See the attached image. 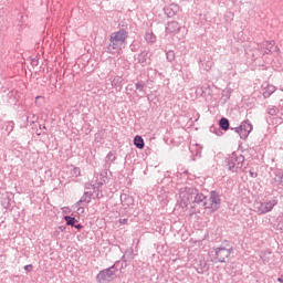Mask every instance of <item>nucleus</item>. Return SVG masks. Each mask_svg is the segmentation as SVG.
<instances>
[{"label":"nucleus","instance_id":"f257e3e1","mask_svg":"<svg viewBox=\"0 0 283 283\" xmlns=\"http://www.w3.org/2000/svg\"><path fill=\"white\" fill-rule=\"evenodd\" d=\"M129 38V32L125 29H119L111 33L108 39V44L106 46L107 54H120L125 45H127V39Z\"/></svg>","mask_w":283,"mask_h":283},{"label":"nucleus","instance_id":"f03ea898","mask_svg":"<svg viewBox=\"0 0 283 283\" xmlns=\"http://www.w3.org/2000/svg\"><path fill=\"white\" fill-rule=\"evenodd\" d=\"M179 196L184 205H200L205 200V193L198 191L193 186H185L179 189Z\"/></svg>","mask_w":283,"mask_h":283},{"label":"nucleus","instance_id":"7ed1b4c3","mask_svg":"<svg viewBox=\"0 0 283 283\" xmlns=\"http://www.w3.org/2000/svg\"><path fill=\"white\" fill-rule=\"evenodd\" d=\"M214 254H212L213 264H227V259L233 255V248L227 240L221 242L220 247L212 248Z\"/></svg>","mask_w":283,"mask_h":283},{"label":"nucleus","instance_id":"20e7f679","mask_svg":"<svg viewBox=\"0 0 283 283\" xmlns=\"http://www.w3.org/2000/svg\"><path fill=\"white\" fill-rule=\"evenodd\" d=\"M199 205L200 207L209 209L210 211H218V209H220V205H222L220 192L212 190L210 191L209 198L203 195V200Z\"/></svg>","mask_w":283,"mask_h":283},{"label":"nucleus","instance_id":"39448f33","mask_svg":"<svg viewBox=\"0 0 283 283\" xmlns=\"http://www.w3.org/2000/svg\"><path fill=\"white\" fill-rule=\"evenodd\" d=\"M226 164L229 171H231L232 174H240L244 165V157L241 154L238 155V153H232L226 159Z\"/></svg>","mask_w":283,"mask_h":283},{"label":"nucleus","instance_id":"423d86ee","mask_svg":"<svg viewBox=\"0 0 283 283\" xmlns=\"http://www.w3.org/2000/svg\"><path fill=\"white\" fill-rule=\"evenodd\" d=\"M118 269H123V266H120V261H116L112 266L99 271L96 275V281L98 283L112 282L114 275L118 273Z\"/></svg>","mask_w":283,"mask_h":283},{"label":"nucleus","instance_id":"0eeeda50","mask_svg":"<svg viewBox=\"0 0 283 283\" xmlns=\"http://www.w3.org/2000/svg\"><path fill=\"white\" fill-rule=\"evenodd\" d=\"M275 207H277V198L274 197L269 201L260 202L259 207H256V211L259 216H264L271 213Z\"/></svg>","mask_w":283,"mask_h":283},{"label":"nucleus","instance_id":"6e6552de","mask_svg":"<svg viewBox=\"0 0 283 283\" xmlns=\"http://www.w3.org/2000/svg\"><path fill=\"white\" fill-rule=\"evenodd\" d=\"M241 139L247 140L249 138V134L253 132V124L249 119L243 120L241 124Z\"/></svg>","mask_w":283,"mask_h":283},{"label":"nucleus","instance_id":"1a4fd4ad","mask_svg":"<svg viewBox=\"0 0 283 283\" xmlns=\"http://www.w3.org/2000/svg\"><path fill=\"white\" fill-rule=\"evenodd\" d=\"M137 63L140 65H151V54L149 50H143L137 54Z\"/></svg>","mask_w":283,"mask_h":283},{"label":"nucleus","instance_id":"9d476101","mask_svg":"<svg viewBox=\"0 0 283 283\" xmlns=\"http://www.w3.org/2000/svg\"><path fill=\"white\" fill-rule=\"evenodd\" d=\"M178 10H180V7H178L176 3H172L164 8V14L167 17V19H174L176 14H178Z\"/></svg>","mask_w":283,"mask_h":283},{"label":"nucleus","instance_id":"9b49d317","mask_svg":"<svg viewBox=\"0 0 283 283\" xmlns=\"http://www.w3.org/2000/svg\"><path fill=\"white\" fill-rule=\"evenodd\" d=\"M167 34H178L180 32V24L178 21H170L166 25Z\"/></svg>","mask_w":283,"mask_h":283},{"label":"nucleus","instance_id":"f8f14e48","mask_svg":"<svg viewBox=\"0 0 283 283\" xmlns=\"http://www.w3.org/2000/svg\"><path fill=\"white\" fill-rule=\"evenodd\" d=\"M274 174V182L277 185V187H283V169L276 168L273 171Z\"/></svg>","mask_w":283,"mask_h":283},{"label":"nucleus","instance_id":"ddd939ff","mask_svg":"<svg viewBox=\"0 0 283 283\" xmlns=\"http://www.w3.org/2000/svg\"><path fill=\"white\" fill-rule=\"evenodd\" d=\"M120 202L124 207H132V205H134V197H132L127 193H122Z\"/></svg>","mask_w":283,"mask_h":283},{"label":"nucleus","instance_id":"4468645a","mask_svg":"<svg viewBox=\"0 0 283 283\" xmlns=\"http://www.w3.org/2000/svg\"><path fill=\"white\" fill-rule=\"evenodd\" d=\"M219 127L223 132H229V129H231V123L229 122V119L227 117H221L219 119Z\"/></svg>","mask_w":283,"mask_h":283},{"label":"nucleus","instance_id":"2eb2a0df","mask_svg":"<svg viewBox=\"0 0 283 283\" xmlns=\"http://www.w3.org/2000/svg\"><path fill=\"white\" fill-rule=\"evenodd\" d=\"M134 145L137 149H145V139H143V136L136 135L134 137Z\"/></svg>","mask_w":283,"mask_h":283},{"label":"nucleus","instance_id":"dca6fc26","mask_svg":"<svg viewBox=\"0 0 283 283\" xmlns=\"http://www.w3.org/2000/svg\"><path fill=\"white\" fill-rule=\"evenodd\" d=\"M112 87H115L117 92H120V90H123V77H114L112 81Z\"/></svg>","mask_w":283,"mask_h":283},{"label":"nucleus","instance_id":"f3484780","mask_svg":"<svg viewBox=\"0 0 283 283\" xmlns=\"http://www.w3.org/2000/svg\"><path fill=\"white\" fill-rule=\"evenodd\" d=\"M115 160H116V154L109 151L105 158L106 167H112V163H114Z\"/></svg>","mask_w":283,"mask_h":283},{"label":"nucleus","instance_id":"a211bd4d","mask_svg":"<svg viewBox=\"0 0 283 283\" xmlns=\"http://www.w3.org/2000/svg\"><path fill=\"white\" fill-rule=\"evenodd\" d=\"M64 220L66 222V227H74V224L78 223V220L72 216H64Z\"/></svg>","mask_w":283,"mask_h":283},{"label":"nucleus","instance_id":"6ab92c4d","mask_svg":"<svg viewBox=\"0 0 283 283\" xmlns=\"http://www.w3.org/2000/svg\"><path fill=\"white\" fill-rule=\"evenodd\" d=\"M275 93V86L274 85H268V87L263 91V97L269 98L271 94Z\"/></svg>","mask_w":283,"mask_h":283},{"label":"nucleus","instance_id":"aec40b11","mask_svg":"<svg viewBox=\"0 0 283 283\" xmlns=\"http://www.w3.org/2000/svg\"><path fill=\"white\" fill-rule=\"evenodd\" d=\"M87 193H90V191L84 192V195L80 199V202L86 205H90V202H92V196H94V193H90V196H87Z\"/></svg>","mask_w":283,"mask_h":283},{"label":"nucleus","instance_id":"412c9836","mask_svg":"<svg viewBox=\"0 0 283 283\" xmlns=\"http://www.w3.org/2000/svg\"><path fill=\"white\" fill-rule=\"evenodd\" d=\"M10 202H12V198L10 196L6 195L1 199V205L3 209H10Z\"/></svg>","mask_w":283,"mask_h":283},{"label":"nucleus","instance_id":"4be33fe9","mask_svg":"<svg viewBox=\"0 0 283 283\" xmlns=\"http://www.w3.org/2000/svg\"><path fill=\"white\" fill-rule=\"evenodd\" d=\"M134 260V251L129 250L126 251L125 254L122 256V262H132Z\"/></svg>","mask_w":283,"mask_h":283},{"label":"nucleus","instance_id":"5701e85b","mask_svg":"<svg viewBox=\"0 0 283 283\" xmlns=\"http://www.w3.org/2000/svg\"><path fill=\"white\" fill-rule=\"evenodd\" d=\"M275 45V41L266 42L265 44V51L263 54H273V48Z\"/></svg>","mask_w":283,"mask_h":283},{"label":"nucleus","instance_id":"b1692460","mask_svg":"<svg viewBox=\"0 0 283 283\" xmlns=\"http://www.w3.org/2000/svg\"><path fill=\"white\" fill-rule=\"evenodd\" d=\"M145 41H147L148 43H156V34H154L153 32H146Z\"/></svg>","mask_w":283,"mask_h":283},{"label":"nucleus","instance_id":"393cba45","mask_svg":"<svg viewBox=\"0 0 283 283\" xmlns=\"http://www.w3.org/2000/svg\"><path fill=\"white\" fill-rule=\"evenodd\" d=\"M145 87H147V84H145L143 81L135 83V88L137 92H145Z\"/></svg>","mask_w":283,"mask_h":283},{"label":"nucleus","instance_id":"a878e982","mask_svg":"<svg viewBox=\"0 0 283 283\" xmlns=\"http://www.w3.org/2000/svg\"><path fill=\"white\" fill-rule=\"evenodd\" d=\"M166 59L167 61H169V63H171L172 61L176 60V53L174 51H168L166 53Z\"/></svg>","mask_w":283,"mask_h":283},{"label":"nucleus","instance_id":"bb28decb","mask_svg":"<svg viewBox=\"0 0 283 283\" xmlns=\"http://www.w3.org/2000/svg\"><path fill=\"white\" fill-rule=\"evenodd\" d=\"M129 50L132 52H138V50H140V44L136 41H134L130 45H129Z\"/></svg>","mask_w":283,"mask_h":283},{"label":"nucleus","instance_id":"cd10ccee","mask_svg":"<svg viewBox=\"0 0 283 283\" xmlns=\"http://www.w3.org/2000/svg\"><path fill=\"white\" fill-rule=\"evenodd\" d=\"M221 129L222 128H220V126H219V128L217 126H211L210 127V132H212V134H216V136H222V130Z\"/></svg>","mask_w":283,"mask_h":283},{"label":"nucleus","instance_id":"c85d7f7f","mask_svg":"<svg viewBox=\"0 0 283 283\" xmlns=\"http://www.w3.org/2000/svg\"><path fill=\"white\" fill-rule=\"evenodd\" d=\"M14 130V122H8L6 125V132H8V134H11V132Z\"/></svg>","mask_w":283,"mask_h":283},{"label":"nucleus","instance_id":"c756f323","mask_svg":"<svg viewBox=\"0 0 283 283\" xmlns=\"http://www.w3.org/2000/svg\"><path fill=\"white\" fill-rule=\"evenodd\" d=\"M277 112H279V108L275 107V106H272V107L268 108L269 116H275L277 114Z\"/></svg>","mask_w":283,"mask_h":283},{"label":"nucleus","instance_id":"7c9ffc66","mask_svg":"<svg viewBox=\"0 0 283 283\" xmlns=\"http://www.w3.org/2000/svg\"><path fill=\"white\" fill-rule=\"evenodd\" d=\"M232 132H235V134H239L240 138H242V127L239 125L238 127H231Z\"/></svg>","mask_w":283,"mask_h":283},{"label":"nucleus","instance_id":"2f4dec72","mask_svg":"<svg viewBox=\"0 0 283 283\" xmlns=\"http://www.w3.org/2000/svg\"><path fill=\"white\" fill-rule=\"evenodd\" d=\"M71 174L72 176H75V178H78V176H81V168L78 167L73 168Z\"/></svg>","mask_w":283,"mask_h":283},{"label":"nucleus","instance_id":"473e14b6","mask_svg":"<svg viewBox=\"0 0 283 283\" xmlns=\"http://www.w3.org/2000/svg\"><path fill=\"white\" fill-rule=\"evenodd\" d=\"M32 269H34L32 264H28L24 266V271H27V273H31Z\"/></svg>","mask_w":283,"mask_h":283},{"label":"nucleus","instance_id":"72a5a7b5","mask_svg":"<svg viewBox=\"0 0 283 283\" xmlns=\"http://www.w3.org/2000/svg\"><path fill=\"white\" fill-rule=\"evenodd\" d=\"M73 229H76L77 231H81V229H83V224H81V223H75V224L73 226Z\"/></svg>","mask_w":283,"mask_h":283},{"label":"nucleus","instance_id":"f704fd0d","mask_svg":"<svg viewBox=\"0 0 283 283\" xmlns=\"http://www.w3.org/2000/svg\"><path fill=\"white\" fill-rule=\"evenodd\" d=\"M107 182V177L103 178V181L97 182L98 187H103Z\"/></svg>","mask_w":283,"mask_h":283},{"label":"nucleus","instance_id":"c9c22d12","mask_svg":"<svg viewBox=\"0 0 283 283\" xmlns=\"http://www.w3.org/2000/svg\"><path fill=\"white\" fill-rule=\"evenodd\" d=\"M249 174H250L251 178H258V172L250 170Z\"/></svg>","mask_w":283,"mask_h":283},{"label":"nucleus","instance_id":"e433bc0d","mask_svg":"<svg viewBox=\"0 0 283 283\" xmlns=\"http://www.w3.org/2000/svg\"><path fill=\"white\" fill-rule=\"evenodd\" d=\"M273 52L279 53V52H280V46H273V49H272V53H273Z\"/></svg>","mask_w":283,"mask_h":283},{"label":"nucleus","instance_id":"4c0bfd02","mask_svg":"<svg viewBox=\"0 0 283 283\" xmlns=\"http://www.w3.org/2000/svg\"><path fill=\"white\" fill-rule=\"evenodd\" d=\"M229 98H231V93H229V91L226 92V101H229Z\"/></svg>","mask_w":283,"mask_h":283},{"label":"nucleus","instance_id":"58836bf2","mask_svg":"<svg viewBox=\"0 0 283 283\" xmlns=\"http://www.w3.org/2000/svg\"><path fill=\"white\" fill-rule=\"evenodd\" d=\"M96 198H98V200H101V198H103V192L98 191V192L96 193Z\"/></svg>","mask_w":283,"mask_h":283},{"label":"nucleus","instance_id":"ea45409f","mask_svg":"<svg viewBox=\"0 0 283 283\" xmlns=\"http://www.w3.org/2000/svg\"><path fill=\"white\" fill-rule=\"evenodd\" d=\"M84 211H85V208L83 207L77 208V213H83Z\"/></svg>","mask_w":283,"mask_h":283},{"label":"nucleus","instance_id":"a19ab883","mask_svg":"<svg viewBox=\"0 0 283 283\" xmlns=\"http://www.w3.org/2000/svg\"><path fill=\"white\" fill-rule=\"evenodd\" d=\"M119 224H127V219H119Z\"/></svg>","mask_w":283,"mask_h":283},{"label":"nucleus","instance_id":"79ce46f5","mask_svg":"<svg viewBox=\"0 0 283 283\" xmlns=\"http://www.w3.org/2000/svg\"><path fill=\"white\" fill-rule=\"evenodd\" d=\"M81 205H83V202H81V200H78V201L75 203V207H81Z\"/></svg>","mask_w":283,"mask_h":283},{"label":"nucleus","instance_id":"37998d69","mask_svg":"<svg viewBox=\"0 0 283 283\" xmlns=\"http://www.w3.org/2000/svg\"><path fill=\"white\" fill-rule=\"evenodd\" d=\"M59 229L60 231H65V226H60Z\"/></svg>","mask_w":283,"mask_h":283},{"label":"nucleus","instance_id":"c03bdc74","mask_svg":"<svg viewBox=\"0 0 283 283\" xmlns=\"http://www.w3.org/2000/svg\"><path fill=\"white\" fill-rule=\"evenodd\" d=\"M266 123H269V125H271V117H266Z\"/></svg>","mask_w":283,"mask_h":283},{"label":"nucleus","instance_id":"a18cd8bd","mask_svg":"<svg viewBox=\"0 0 283 283\" xmlns=\"http://www.w3.org/2000/svg\"><path fill=\"white\" fill-rule=\"evenodd\" d=\"M40 127V129H48V127L46 126H39Z\"/></svg>","mask_w":283,"mask_h":283},{"label":"nucleus","instance_id":"49530a36","mask_svg":"<svg viewBox=\"0 0 283 283\" xmlns=\"http://www.w3.org/2000/svg\"><path fill=\"white\" fill-rule=\"evenodd\" d=\"M277 282L283 283V279L282 277H277Z\"/></svg>","mask_w":283,"mask_h":283},{"label":"nucleus","instance_id":"de8ad7c7","mask_svg":"<svg viewBox=\"0 0 283 283\" xmlns=\"http://www.w3.org/2000/svg\"><path fill=\"white\" fill-rule=\"evenodd\" d=\"M32 63H35V65L39 64V62L36 60H32Z\"/></svg>","mask_w":283,"mask_h":283},{"label":"nucleus","instance_id":"09e8293b","mask_svg":"<svg viewBox=\"0 0 283 283\" xmlns=\"http://www.w3.org/2000/svg\"><path fill=\"white\" fill-rule=\"evenodd\" d=\"M198 273H202V270H197Z\"/></svg>","mask_w":283,"mask_h":283},{"label":"nucleus","instance_id":"8fccbe9b","mask_svg":"<svg viewBox=\"0 0 283 283\" xmlns=\"http://www.w3.org/2000/svg\"><path fill=\"white\" fill-rule=\"evenodd\" d=\"M35 98H36V101H39V98H41V96H36Z\"/></svg>","mask_w":283,"mask_h":283},{"label":"nucleus","instance_id":"3c124183","mask_svg":"<svg viewBox=\"0 0 283 283\" xmlns=\"http://www.w3.org/2000/svg\"><path fill=\"white\" fill-rule=\"evenodd\" d=\"M197 156H200V151H199V153H197Z\"/></svg>","mask_w":283,"mask_h":283},{"label":"nucleus","instance_id":"603ef678","mask_svg":"<svg viewBox=\"0 0 283 283\" xmlns=\"http://www.w3.org/2000/svg\"><path fill=\"white\" fill-rule=\"evenodd\" d=\"M38 136H41V133H38Z\"/></svg>","mask_w":283,"mask_h":283},{"label":"nucleus","instance_id":"864d4df0","mask_svg":"<svg viewBox=\"0 0 283 283\" xmlns=\"http://www.w3.org/2000/svg\"><path fill=\"white\" fill-rule=\"evenodd\" d=\"M185 174H188V171L186 170Z\"/></svg>","mask_w":283,"mask_h":283},{"label":"nucleus","instance_id":"5fc2aeb1","mask_svg":"<svg viewBox=\"0 0 283 283\" xmlns=\"http://www.w3.org/2000/svg\"><path fill=\"white\" fill-rule=\"evenodd\" d=\"M90 193H92V192H88L87 196H90Z\"/></svg>","mask_w":283,"mask_h":283},{"label":"nucleus","instance_id":"6e6d98bb","mask_svg":"<svg viewBox=\"0 0 283 283\" xmlns=\"http://www.w3.org/2000/svg\"><path fill=\"white\" fill-rule=\"evenodd\" d=\"M282 92H283V88H282Z\"/></svg>","mask_w":283,"mask_h":283}]
</instances>
